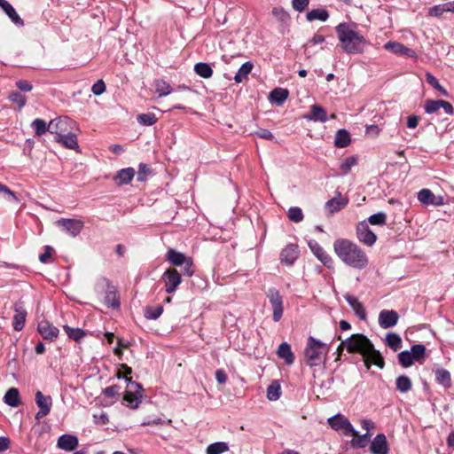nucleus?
<instances>
[{"instance_id":"39448f33","label":"nucleus","mask_w":454,"mask_h":454,"mask_svg":"<svg viewBox=\"0 0 454 454\" xmlns=\"http://www.w3.org/2000/svg\"><path fill=\"white\" fill-rule=\"evenodd\" d=\"M75 121L67 116H61L51 120L48 124V131L56 135V138L68 135L75 129Z\"/></svg>"},{"instance_id":"f257e3e1","label":"nucleus","mask_w":454,"mask_h":454,"mask_svg":"<svg viewBox=\"0 0 454 454\" xmlns=\"http://www.w3.org/2000/svg\"><path fill=\"white\" fill-rule=\"evenodd\" d=\"M346 346L348 353H359L363 356L364 365L370 369L371 365H376L380 369L385 366L384 359L379 350L374 348L372 341L364 334H352L340 344Z\"/></svg>"},{"instance_id":"dca6fc26","label":"nucleus","mask_w":454,"mask_h":454,"mask_svg":"<svg viewBox=\"0 0 454 454\" xmlns=\"http://www.w3.org/2000/svg\"><path fill=\"white\" fill-rule=\"evenodd\" d=\"M418 200L424 205L442 206L444 204L442 196H435L428 189H422L418 193Z\"/></svg>"},{"instance_id":"338daca9","label":"nucleus","mask_w":454,"mask_h":454,"mask_svg":"<svg viewBox=\"0 0 454 454\" xmlns=\"http://www.w3.org/2000/svg\"><path fill=\"white\" fill-rule=\"evenodd\" d=\"M119 390H120V387H118L117 385H113V386H110L108 387H106L103 391V393L105 394V395H106L107 397H114L116 395H118L119 393Z\"/></svg>"},{"instance_id":"69168bd1","label":"nucleus","mask_w":454,"mask_h":454,"mask_svg":"<svg viewBox=\"0 0 454 454\" xmlns=\"http://www.w3.org/2000/svg\"><path fill=\"white\" fill-rule=\"evenodd\" d=\"M254 134L257 137L266 139V140H273L274 139L273 134L270 130L265 129H261L255 131Z\"/></svg>"},{"instance_id":"c03bdc74","label":"nucleus","mask_w":454,"mask_h":454,"mask_svg":"<svg viewBox=\"0 0 454 454\" xmlns=\"http://www.w3.org/2000/svg\"><path fill=\"white\" fill-rule=\"evenodd\" d=\"M398 360L401 365L404 368L410 367L414 363L415 359L410 351H402L398 354Z\"/></svg>"},{"instance_id":"6ab92c4d","label":"nucleus","mask_w":454,"mask_h":454,"mask_svg":"<svg viewBox=\"0 0 454 454\" xmlns=\"http://www.w3.org/2000/svg\"><path fill=\"white\" fill-rule=\"evenodd\" d=\"M13 328L16 331H21L25 325L27 311L21 302L14 304Z\"/></svg>"},{"instance_id":"9b49d317","label":"nucleus","mask_w":454,"mask_h":454,"mask_svg":"<svg viewBox=\"0 0 454 454\" xmlns=\"http://www.w3.org/2000/svg\"><path fill=\"white\" fill-rule=\"evenodd\" d=\"M165 290L168 294H173L181 283V275L176 269L169 268L162 275Z\"/></svg>"},{"instance_id":"423d86ee","label":"nucleus","mask_w":454,"mask_h":454,"mask_svg":"<svg viewBox=\"0 0 454 454\" xmlns=\"http://www.w3.org/2000/svg\"><path fill=\"white\" fill-rule=\"evenodd\" d=\"M126 380L128 381V385L123 399L128 403V406L132 409H136L141 403V398L143 396L142 386L135 381H132L130 378H126Z\"/></svg>"},{"instance_id":"f03ea898","label":"nucleus","mask_w":454,"mask_h":454,"mask_svg":"<svg viewBox=\"0 0 454 454\" xmlns=\"http://www.w3.org/2000/svg\"><path fill=\"white\" fill-rule=\"evenodd\" d=\"M333 250L337 257L350 268L362 270L369 265V258L365 251L351 240L346 239L335 240Z\"/></svg>"},{"instance_id":"9d476101","label":"nucleus","mask_w":454,"mask_h":454,"mask_svg":"<svg viewBox=\"0 0 454 454\" xmlns=\"http://www.w3.org/2000/svg\"><path fill=\"white\" fill-rule=\"evenodd\" d=\"M356 238L361 243L368 247H372L377 240L376 234L364 221L359 223L356 226Z\"/></svg>"},{"instance_id":"20e7f679","label":"nucleus","mask_w":454,"mask_h":454,"mask_svg":"<svg viewBox=\"0 0 454 454\" xmlns=\"http://www.w3.org/2000/svg\"><path fill=\"white\" fill-rule=\"evenodd\" d=\"M327 352L328 347L325 343L314 337H309L304 349V360L306 364L313 367L323 364Z\"/></svg>"},{"instance_id":"bb28decb","label":"nucleus","mask_w":454,"mask_h":454,"mask_svg":"<svg viewBox=\"0 0 454 454\" xmlns=\"http://www.w3.org/2000/svg\"><path fill=\"white\" fill-rule=\"evenodd\" d=\"M278 356L284 359L287 364H292L294 361V353L291 350V347L288 343H281L278 348Z\"/></svg>"},{"instance_id":"412c9836","label":"nucleus","mask_w":454,"mask_h":454,"mask_svg":"<svg viewBox=\"0 0 454 454\" xmlns=\"http://www.w3.org/2000/svg\"><path fill=\"white\" fill-rule=\"evenodd\" d=\"M57 446L66 451H72L78 446V438L72 434H63L59 438Z\"/></svg>"},{"instance_id":"37998d69","label":"nucleus","mask_w":454,"mask_h":454,"mask_svg":"<svg viewBox=\"0 0 454 454\" xmlns=\"http://www.w3.org/2000/svg\"><path fill=\"white\" fill-rule=\"evenodd\" d=\"M63 328L67 336L75 341H79L86 335L85 332L80 328H72L68 325H64Z\"/></svg>"},{"instance_id":"79ce46f5","label":"nucleus","mask_w":454,"mask_h":454,"mask_svg":"<svg viewBox=\"0 0 454 454\" xmlns=\"http://www.w3.org/2000/svg\"><path fill=\"white\" fill-rule=\"evenodd\" d=\"M229 450L226 442H218L212 443L207 448V454H222Z\"/></svg>"},{"instance_id":"f3484780","label":"nucleus","mask_w":454,"mask_h":454,"mask_svg":"<svg viewBox=\"0 0 454 454\" xmlns=\"http://www.w3.org/2000/svg\"><path fill=\"white\" fill-rule=\"evenodd\" d=\"M399 316L395 310H381L379 315V324L382 328H390L398 322Z\"/></svg>"},{"instance_id":"0e129e2a","label":"nucleus","mask_w":454,"mask_h":454,"mask_svg":"<svg viewBox=\"0 0 454 454\" xmlns=\"http://www.w3.org/2000/svg\"><path fill=\"white\" fill-rule=\"evenodd\" d=\"M91 90L95 95H101L106 90L105 82L102 80H98L96 83L93 84Z\"/></svg>"},{"instance_id":"864d4df0","label":"nucleus","mask_w":454,"mask_h":454,"mask_svg":"<svg viewBox=\"0 0 454 454\" xmlns=\"http://www.w3.org/2000/svg\"><path fill=\"white\" fill-rule=\"evenodd\" d=\"M410 352L412 354V356L415 359V361H419L425 356L426 347L422 344H416L411 347Z\"/></svg>"},{"instance_id":"6e6552de","label":"nucleus","mask_w":454,"mask_h":454,"mask_svg":"<svg viewBox=\"0 0 454 454\" xmlns=\"http://www.w3.org/2000/svg\"><path fill=\"white\" fill-rule=\"evenodd\" d=\"M267 297L270 302L273 310V320L278 322L284 312L283 299L278 290L275 288H270L267 292Z\"/></svg>"},{"instance_id":"e2e57ef3","label":"nucleus","mask_w":454,"mask_h":454,"mask_svg":"<svg viewBox=\"0 0 454 454\" xmlns=\"http://www.w3.org/2000/svg\"><path fill=\"white\" fill-rule=\"evenodd\" d=\"M309 0H293V8L298 12H302L309 5Z\"/></svg>"},{"instance_id":"7c9ffc66","label":"nucleus","mask_w":454,"mask_h":454,"mask_svg":"<svg viewBox=\"0 0 454 454\" xmlns=\"http://www.w3.org/2000/svg\"><path fill=\"white\" fill-rule=\"evenodd\" d=\"M56 141L58 143L62 144L65 147L68 149L78 148L76 135L74 133V131H71L68 135L60 137L59 138H56Z\"/></svg>"},{"instance_id":"2eb2a0df","label":"nucleus","mask_w":454,"mask_h":454,"mask_svg":"<svg viewBox=\"0 0 454 454\" xmlns=\"http://www.w3.org/2000/svg\"><path fill=\"white\" fill-rule=\"evenodd\" d=\"M348 202V199L347 197L341 196L340 192H336V196L333 199L329 200L325 204V208L328 211L329 214L333 215L340 209L344 208Z\"/></svg>"},{"instance_id":"393cba45","label":"nucleus","mask_w":454,"mask_h":454,"mask_svg":"<svg viewBox=\"0 0 454 454\" xmlns=\"http://www.w3.org/2000/svg\"><path fill=\"white\" fill-rule=\"evenodd\" d=\"M344 297H345V300L347 301V302L350 305V307L354 310L355 314L361 320H365L366 319V311L364 309V305L357 300V298L351 294H346Z\"/></svg>"},{"instance_id":"1a4fd4ad","label":"nucleus","mask_w":454,"mask_h":454,"mask_svg":"<svg viewBox=\"0 0 454 454\" xmlns=\"http://www.w3.org/2000/svg\"><path fill=\"white\" fill-rule=\"evenodd\" d=\"M328 424L334 430H342L343 434L348 435H356L357 432L354 429L351 423L341 414H337L328 419Z\"/></svg>"},{"instance_id":"49530a36","label":"nucleus","mask_w":454,"mask_h":454,"mask_svg":"<svg viewBox=\"0 0 454 454\" xmlns=\"http://www.w3.org/2000/svg\"><path fill=\"white\" fill-rule=\"evenodd\" d=\"M137 121L142 125L151 126L157 121V118L153 113L142 114L137 116Z\"/></svg>"},{"instance_id":"72a5a7b5","label":"nucleus","mask_w":454,"mask_h":454,"mask_svg":"<svg viewBox=\"0 0 454 454\" xmlns=\"http://www.w3.org/2000/svg\"><path fill=\"white\" fill-rule=\"evenodd\" d=\"M309 120L318 121L321 122L326 121V112L325 109L317 105L311 106L310 115L307 117Z\"/></svg>"},{"instance_id":"473e14b6","label":"nucleus","mask_w":454,"mask_h":454,"mask_svg":"<svg viewBox=\"0 0 454 454\" xmlns=\"http://www.w3.org/2000/svg\"><path fill=\"white\" fill-rule=\"evenodd\" d=\"M253 67H254V65L252 62L247 61V62L244 63L239 67V69L238 70V72L236 73V74L234 76L235 82L237 83L242 82L245 79H247V75L250 74Z\"/></svg>"},{"instance_id":"cd10ccee","label":"nucleus","mask_w":454,"mask_h":454,"mask_svg":"<svg viewBox=\"0 0 454 454\" xmlns=\"http://www.w3.org/2000/svg\"><path fill=\"white\" fill-rule=\"evenodd\" d=\"M351 142L350 135L346 129L337 131L334 139V145L338 148L347 147Z\"/></svg>"},{"instance_id":"4468645a","label":"nucleus","mask_w":454,"mask_h":454,"mask_svg":"<svg viewBox=\"0 0 454 454\" xmlns=\"http://www.w3.org/2000/svg\"><path fill=\"white\" fill-rule=\"evenodd\" d=\"M370 450L372 454H387L389 450L388 442L384 434H378L372 440Z\"/></svg>"},{"instance_id":"09e8293b","label":"nucleus","mask_w":454,"mask_h":454,"mask_svg":"<svg viewBox=\"0 0 454 454\" xmlns=\"http://www.w3.org/2000/svg\"><path fill=\"white\" fill-rule=\"evenodd\" d=\"M272 15L282 23H286L290 20V15L281 7L273 8Z\"/></svg>"},{"instance_id":"052dcab7","label":"nucleus","mask_w":454,"mask_h":454,"mask_svg":"<svg viewBox=\"0 0 454 454\" xmlns=\"http://www.w3.org/2000/svg\"><path fill=\"white\" fill-rule=\"evenodd\" d=\"M445 12H447V10L446 4H444L431 7L428 11V14L432 17H439Z\"/></svg>"},{"instance_id":"c9c22d12","label":"nucleus","mask_w":454,"mask_h":454,"mask_svg":"<svg viewBox=\"0 0 454 454\" xmlns=\"http://www.w3.org/2000/svg\"><path fill=\"white\" fill-rule=\"evenodd\" d=\"M105 304L108 308L117 309L120 307V301L117 292L112 288L109 289L105 296Z\"/></svg>"},{"instance_id":"f704fd0d","label":"nucleus","mask_w":454,"mask_h":454,"mask_svg":"<svg viewBox=\"0 0 454 454\" xmlns=\"http://www.w3.org/2000/svg\"><path fill=\"white\" fill-rule=\"evenodd\" d=\"M435 378L439 384L442 385L444 387H450L451 385V378L450 373L443 369L438 368L435 371Z\"/></svg>"},{"instance_id":"5fc2aeb1","label":"nucleus","mask_w":454,"mask_h":454,"mask_svg":"<svg viewBox=\"0 0 454 454\" xmlns=\"http://www.w3.org/2000/svg\"><path fill=\"white\" fill-rule=\"evenodd\" d=\"M9 99L18 105L19 109H21L26 105V98L18 91H12L9 95Z\"/></svg>"},{"instance_id":"b1692460","label":"nucleus","mask_w":454,"mask_h":454,"mask_svg":"<svg viewBox=\"0 0 454 454\" xmlns=\"http://www.w3.org/2000/svg\"><path fill=\"white\" fill-rule=\"evenodd\" d=\"M299 249L296 245H289L284 248L280 254V260L282 262L292 265L298 258Z\"/></svg>"},{"instance_id":"680f3d73","label":"nucleus","mask_w":454,"mask_h":454,"mask_svg":"<svg viewBox=\"0 0 454 454\" xmlns=\"http://www.w3.org/2000/svg\"><path fill=\"white\" fill-rule=\"evenodd\" d=\"M94 422L100 425H106L108 423V416L106 412L101 411L93 415Z\"/></svg>"},{"instance_id":"bf43d9fd","label":"nucleus","mask_w":454,"mask_h":454,"mask_svg":"<svg viewBox=\"0 0 454 454\" xmlns=\"http://www.w3.org/2000/svg\"><path fill=\"white\" fill-rule=\"evenodd\" d=\"M150 174V168L146 164L140 163L137 171V181L144 182Z\"/></svg>"},{"instance_id":"4be33fe9","label":"nucleus","mask_w":454,"mask_h":454,"mask_svg":"<svg viewBox=\"0 0 454 454\" xmlns=\"http://www.w3.org/2000/svg\"><path fill=\"white\" fill-rule=\"evenodd\" d=\"M309 247L311 249L315 256L325 265L329 266L332 262L331 256L326 254L324 248L316 241H309Z\"/></svg>"},{"instance_id":"e433bc0d","label":"nucleus","mask_w":454,"mask_h":454,"mask_svg":"<svg viewBox=\"0 0 454 454\" xmlns=\"http://www.w3.org/2000/svg\"><path fill=\"white\" fill-rule=\"evenodd\" d=\"M395 383L397 390L401 393H407L411 389V380L405 375L399 376Z\"/></svg>"},{"instance_id":"4c0bfd02","label":"nucleus","mask_w":454,"mask_h":454,"mask_svg":"<svg viewBox=\"0 0 454 454\" xmlns=\"http://www.w3.org/2000/svg\"><path fill=\"white\" fill-rule=\"evenodd\" d=\"M194 71L198 75L203 78H210L213 74V70L211 67L207 63H197L194 66Z\"/></svg>"},{"instance_id":"13d9d810","label":"nucleus","mask_w":454,"mask_h":454,"mask_svg":"<svg viewBox=\"0 0 454 454\" xmlns=\"http://www.w3.org/2000/svg\"><path fill=\"white\" fill-rule=\"evenodd\" d=\"M355 438L351 441V444L353 447L356 448H364L366 445V442L368 437L370 436V434L365 433L363 435H354Z\"/></svg>"},{"instance_id":"603ef678","label":"nucleus","mask_w":454,"mask_h":454,"mask_svg":"<svg viewBox=\"0 0 454 454\" xmlns=\"http://www.w3.org/2000/svg\"><path fill=\"white\" fill-rule=\"evenodd\" d=\"M288 217L294 223H300L303 219V213L298 207H293L288 210Z\"/></svg>"},{"instance_id":"4d7b16f0","label":"nucleus","mask_w":454,"mask_h":454,"mask_svg":"<svg viewBox=\"0 0 454 454\" xmlns=\"http://www.w3.org/2000/svg\"><path fill=\"white\" fill-rule=\"evenodd\" d=\"M442 100H427L425 104V111L427 114H433L441 109Z\"/></svg>"},{"instance_id":"0eeeda50","label":"nucleus","mask_w":454,"mask_h":454,"mask_svg":"<svg viewBox=\"0 0 454 454\" xmlns=\"http://www.w3.org/2000/svg\"><path fill=\"white\" fill-rule=\"evenodd\" d=\"M168 261H169L175 266L184 265V272L187 276L191 277L193 274L192 260L190 257H186L184 254L177 252L174 249H169L166 255Z\"/></svg>"},{"instance_id":"de8ad7c7","label":"nucleus","mask_w":454,"mask_h":454,"mask_svg":"<svg viewBox=\"0 0 454 454\" xmlns=\"http://www.w3.org/2000/svg\"><path fill=\"white\" fill-rule=\"evenodd\" d=\"M427 82L442 95L447 96V90L439 83L438 80L430 73L426 74Z\"/></svg>"},{"instance_id":"8fccbe9b","label":"nucleus","mask_w":454,"mask_h":454,"mask_svg":"<svg viewBox=\"0 0 454 454\" xmlns=\"http://www.w3.org/2000/svg\"><path fill=\"white\" fill-rule=\"evenodd\" d=\"M357 163V158L356 156H350L346 158L340 165V169L342 174H348L352 167L356 166Z\"/></svg>"},{"instance_id":"2f4dec72","label":"nucleus","mask_w":454,"mask_h":454,"mask_svg":"<svg viewBox=\"0 0 454 454\" xmlns=\"http://www.w3.org/2000/svg\"><path fill=\"white\" fill-rule=\"evenodd\" d=\"M329 18V13L325 9H313L307 12L306 19L309 21L318 20L320 21H326Z\"/></svg>"},{"instance_id":"f8f14e48","label":"nucleus","mask_w":454,"mask_h":454,"mask_svg":"<svg viewBox=\"0 0 454 454\" xmlns=\"http://www.w3.org/2000/svg\"><path fill=\"white\" fill-rule=\"evenodd\" d=\"M56 224L62 227L63 231L72 237H76L83 228V222L79 219L61 218L56 222Z\"/></svg>"},{"instance_id":"ea45409f","label":"nucleus","mask_w":454,"mask_h":454,"mask_svg":"<svg viewBox=\"0 0 454 454\" xmlns=\"http://www.w3.org/2000/svg\"><path fill=\"white\" fill-rule=\"evenodd\" d=\"M281 395V387L278 381H273L267 388V397L270 401H277Z\"/></svg>"},{"instance_id":"a18cd8bd","label":"nucleus","mask_w":454,"mask_h":454,"mask_svg":"<svg viewBox=\"0 0 454 454\" xmlns=\"http://www.w3.org/2000/svg\"><path fill=\"white\" fill-rule=\"evenodd\" d=\"M387 215L383 212H378L377 214L372 215L368 218V223L372 225L383 226L386 224Z\"/></svg>"},{"instance_id":"c85d7f7f","label":"nucleus","mask_w":454,"mask_h":454,"mask_svg":"<svg viewBox=\"0 0 454 454\" xmlns=\"http://www.w3.org/2000/svg\"><path fill=\"white\" fill-rule=\"evenodd\" d=\"M289 92L286 89L276 88L270 94V100L278 105H282L288 98Z\"/></svg>"},{"instance_id":"ddd939ff","label":"nucleus","mask_w":454,"mask_h":454,"mask_svg":"<svg viewBox=\"0 0 454 454\" xmlns=\"http://www.w3.org/2000/svg\"><path fill=\"white\" fill-rule=\"evenodd\" d=\"M35 403L39 407V411L35 414V419H40L51 411L52 399L50 395H44L41 391L35 393Z\"/></svg>"},{"instance_id":"6e6d98bb","label":"nucleus","mask_w":454,"mask_h":454,"mask_svg":"<svg viewBox=\"0 0 454 454\" xmlns=\"http://www.w3.org/2000/svg\"><path fill=\"white\" fill-rule=\"evenodd\" d=\"M32 126L35 128V134L37 136L43 135L46 131H48V126L46 125V122L42 119H35Z\"/></svg>"},{"instance_id":"3c124183","label":"nucleus","mask_w":454,"mask_h":454,"mask_svg":"<svg viewBox=\"0 0 454 454\" xmlns=\"http://www.w3.org/2000/svg\"><path fill=\"white\" fill-rule=\"evenodd\" d=\"M163 312L162 306L147 307L145 309V316L148 319H157Z\"/></svg>"},{"instance_id":"774afa93","label":"nucleus","mask_w":454,"mask_h":454,"mask_svg":"<svg viewBox=\"0 0 454 454\" xmlns=\"http://www.w3.org/2000/svg\"><path fill=\"white\" fill-rule=\"evenodd\" d=\"M52 248L50 246L45 247V251L39 256V260L43 263H47L51 257Z\"/></svg>"},{"instance_id":"58836bf2","label":"nucleus","mask_w":454,"mask_h":454,"mask_svg":"<svg viewBox=\"0 0 454 454\" xmlns=\"http://www.w3.org/2000/svg\"><path fill=\"white\" fill-rule=\"evenodd\" d=\"M386 342H387V345L390 348H392L394 351L398 350L399 348H401V346H402L401 337L397 333H390L387 334Z\"/></svg>"},{"instance_id":"5701e85b","label":"nucleus","mask_w":454,"mask_h":454,"mask_svg":"<svg viewBox=\"0 0 454 454\" xmlns=\"http://www.w3.org/2000/svg\"><path fill=\"white\" fill-rule=\"evenodd\" d=\"M0 7L16 26H24L23 20L19 16L13 6L9 2L6 0H0Z\"/></svg>"},{"instance_id":"a211bd4d","label":"nucleus","mask_w":454,"mask_h":454,"mask_svg":"<svg viewBox=\"0 0 454 454\" xmlns=\"http://www.w3.org/2000/svg\"><path fill=\"white\" fill-rule=\"evenodd\" d=\"M37 330L43 339L51 341L55 340L59 334V329L48 321H41L38 324Z\"/></svg>"},{"instance_id":"c756f323","label":"nucleus","mask_w":454,"mask_h":454,"mask_svg":"<svg viewBox=\"0 0 454 454\" xmlns=\"http://www.w3.org/2000/svg\"><path fill=\"white\" fill-rule=\"evenodd\" d=\"M4 403L12 407H17L20 403L18 388L11 387L4 396Z\"/></svg>"},{"instance_id":"a19ab883","label":"nucleus","mask_w":454,"mask_h":454,"mask_svg":"<svg viewBox=\"0 0 454 454\" xmlns=\"http://www.w3.org/2000/svg\"><path fill=\"white\" fill-rule=\"evenodd\" d=\"M155 91L159 94V97H164L171 93V86L163 80H156L154 82Z\"/></svg>"},{"instance_id":"a878e982","label":"nucleus","mask_w":454,"mask_h":454,"mask_svg":"<svg viewBox=\"0 0 454 454\" xmlns=\"http://www.w3.org/2000/svg\"><path fill=\"white\" fill-rule=\"evenodd\" d=\"M135 170L132 168H127L120 170L114 177L118 185L129 184L134 177Z\"/></svg>"},{"instance_id":"7ed1b4c3","label":"nucleus","mask_w":454,"mask_h":454,"mask_svg":"<svg viewBox=\"0 0 454 454\" xmlns=\"http://www.w3.org/2000/svg\"><path fill=\"white\" fill-rule=\"evenodd\" d=\"M336 33L342 50L348 54H361L367 45L365 38L349 25L340 23L336 27Z\"/></svg>"},{"instance_id":"aec40b11","label":"nucleus","mask_w":454,"mask_h":454,"mask_svg":"<svg viewBox=\"0 0 454 454\" xmlns=\"http://www.w3.org/2000/svg\"><path fill=\"white\" fill-rule=\"evenodd\" d=\"M384 48L395 54L405 55L410 58H414L416 56V53L412 49L405 47L403 44L397 42H387L384 45Z\"/></svg>"}]
</instances>
